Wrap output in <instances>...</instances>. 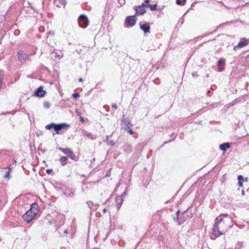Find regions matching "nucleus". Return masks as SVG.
I'll list each match as a JSON object with an SVG mask.
<instances>
[{"mask_svg":"<svg viewBox=\"0 0 249 249\" xmlns=\"http://www.w3.org/2000/svg\"><path fill=\"white\" fill-rule=\"evenodd\" d=\"M223 216L226 217L224 219L220 216L217 217L215 219V223L213 228V234L215 236L224 234L227 231L228 228L232 226V219L228 217L227 214H223Z\"/></svg>","mask_w":249,"mask_h":249,"instance_id":"1","label":"nucleus"},{"mask_svg":"<svg viewBox=\"0 0 249 249\" xmlns=\"http://www.w3.org/2000/svg\"><path fill=\"white\" fill-rule=\"evenodd\" d=\"M149 2V0H145L144 2L142 3L141 5L137 7L136 10L135 15H141L145 13L146 10L145 7L146 6L145 4Z\"/></svg>","mask_w":249,"mask_h":249,"instance_id":"2","label":"nucleus"},{"mask_svg":"<svg viewBox=\"0 0 249 249\" xmlns=\"http://www.w3.org/2000/svg\"><path fill=\"white\" fill-rule=\"evenodd\" d=\"M78 23L81 27L86 28L88 25L89 22L85 15H81L79 18Z\"/></svg>","mask_w":249,"mask_h":249,"instance_id":"3","label":"nucleus"},{"mask_svg":"<svg viewBox=\"0 0 249 249\" xmlns=\"http://www.w3.org/2000/svg\"><path fill=\"white\" fill-rule=\"evenodd\" d=\"M36 215L33 213L32 211H28L23 215L24 220L28 223L31 222Z\"/></svg>","mask_w":249,"mask_h":249,"instance_id":"4","label":"nucleus"},{"mask_svg":"<svg viewBox=\"0 0 249 249\" xmlns=\"http://www.w3.org/2000/svg\"><path fill=\"white\" fill-rule=\"evenodd\" d=\"M29 57V55L23 51H19L18 53V58L21 62H25Z\"/></svg>","mask_w":249,"mask_h":249,"instance_id":"5","label":"nucleus"},{"mask_svg":"<svg viewBox=\"0 0 249 249\" xmlns=\"http://www.w3.org/2000/svg\"><path fill=\"white\" fill-rule=\"evenodd\" d=\"M249 41L246 38H241L237 45L234 47L233 50L235 51L237 48H243L247 45Z\"/></svg>","mask_w":249,"mask_h":249,"instance_id":"6","label":"nucleus"},{"mask_svg":"<svg viewBox=\"0 0 249 249\" xmlns=\"http://www.w3.org/2000/svg\"><path fill=\"white\" fill-rule=\"evenodd\" d=\"M136 20L134 16L127 17L125 19L126 23L129 26L132 27L135 24Z\"/></svg>","mask_w":249,"mask_h":249,"instance_id":"7","label":"nucleus"},{"mask_svg":"<svg viewBox=\"0 0 249 249\" xmlns=\"http://www.w3.org/2000/svg\"><path fill=\"white\" fill-rule=\"evenodd\" d=\"M68 125L66 124H54V129L56 132V134H58V131L64 129L65 127H68Z\"/></svg>","mask_w":249,"mask_h":249,"instance_id":"8","label":"nucleus"},{"mask_svg":"<svg viewBox=\"0 0 249 249\" xmlns=\"http://www.w3.org/2000/svg\"><path fill=\"white\" fill-rule=\"evenodd\" d=\"M29 211L30 212L32 211V212L36 215L39 211V207L38 204L36 203L32 204L31 206V208Z\"/></svg>","mask_w":249,"mask_h":249,"instance_id":"9","label":"nucleus"},{"mask_svg":"<svg viewBox=\"0 0 249 249\" xmlns=\"http://www.w3.org/2000/svg\"><path fill=\"white\" fill-rule=\"evenodd\" d=\"M46 92L43 90L42 86L40 87L36 91L35 95L36 96L42 97L45 94Z\"/></svg>","mask_w":249,"mask_h":249,"instance_id":"10","label":"nucleus"},{"mask_svg":"<svg viewBox=\"0 0 249 249\" xmlns=\"http://www.w3.org/2000/svg\"><path fill=\"white\" fill-rule=\"evenodd\" d=\"M122 122L124 123V129L127 131L128 130H129V129H131L132 126V124L128 121V120H125V119H123L122 120Z\"/></svg>","mask_w":249,"mask_h":249,"instance_id":"11","label":"nucleus"},{"mask_svg":"<svg viewBox=\"0 0 249 249\" xmlns=\"http://www.w3.org/2000/svg\"><path fill=\"white\" fill-rule=\"evenodd\" d=\"M116 202L117 204V209H119L123 203V199L122 198V196H118L116 197Z\"/></svg>","mask_w":249,"mask_h":249,"instance_id":"12","label":"nucleus"},{"mask_svg":"<svg viewBox=\"0 0 249 249\" xmlns=\"http://www.w3.org/2000/svg\"><path fill=\"white\" fill-rule=\"evenodd\" d=\"M141 29L144 31L145 33H150V26L147 24H142L140 26Z\"/></svg>","mask_w":249,"mask_h":249,"instance_id":"13","label":"nucleus"},{"mask_svg":"<svg viewBox=\"0 0 249 249\" xmlns=\"http://www.w3.org/2000/svg\"><path fill=\"white\" fill-rule=\"evenodd\" d=\"M8 170L7 172V173H6V174L5 175V176H4V178L5 179L8 180L10 178V173H11V172L12 171V167L11 166V165H9V166L8 167Z\"/></svg>","mask_w":249,"mask_h":249,"instance_id":"14","label":"nucleus"},{"mask_svg":"<svg viewBox=\"0 0 249 249\" xmlns=\"http://www.w3.org/2000/svg\"><path fill=\"white\" fill-rule=\"evenodd\" d=\"M57 6L59 7H65L67 1L66 0H56Z\"/></svg>","mask_w":249,"mask_h":249,"instance_id":"15","label":"nucleus"},{"mask_svg":"<svg viewBox=\"0 0 249 249\" xmlns=\"http://www.w3.org/2000/svg\"><path fill=\"white\" fill-rule=\"evenodd\" d=\"M230 144L228 142L224 143L219 145V148L221 150L225 151L227 148H230Z\"/></svg>","mask_w":249,"mask_h":249,"instance_id":"16","label":"nucleus"},{"mask_svg":"<svg viewBox=\"0 0 249 249\" xmlns=\"http://www.w3.org/2000/svg\"><path fill=\"white\" fill-rule=\"evenodd\" d=\"M58 149L60 151L63 152L65 154L67 155L71 151V150L69 148H63L59 147V148H58Z\"/></svg>","mask_w":249,"mask_h":249,"instance_id":"17","label":"nucleus"},{"mask_svg":"<svg viewBox=\"0 0 249 249\" xmlns=\"http://www.w3.org/2000/svg\"><path fill=\"white\" fill-rule=\"evenodd\" d=\"M68 157L69 158H70L71 159L73 160H76V156L72 152V151L71 150V151L69 153V154L68 155Z\"/></svg>","mask_w":249,"mask_h":249,"instance_id":"18","label":"nucleus"},{"mask_svg":"<svg viewBox=\"0 0 249 249\" xmlns=\"http://www.w3.org/2000/svg\"><path fill=\"white\" fill-rule=\"evenodd\" d=\"M67 158L66 157H62L61 159V163L62 165H65L67 163Z\"/></svg>","mask_w":249,"mask_h":249,"instance_id":"19","label":"nucleus"},{"mask_svg":"<svg viewBox=\"0 0 249 249\" xmlns=\"http://www.w3.org/2000/svg\"><path fill=\"white\" fill-rule=\"evenodd\" d=\"M50 106H51V105H50V103L49 102L46 101V102H44L43 107L45 108H49L50 107Z\"/></svg>","mask_w":249,"mask_h":249,"instance_id":"20","label":"nucleus"},{"mask_svg":"<svg viewBox=\"0 0 249 249\" xmlns=\"http://www.w3.org/2000/svg\"><path fill=\"white\" fill-rule=\"evenodd\" d=\"M147 6L150 8V9L152 11H154L156 10L157 9V5L155 4L151 5V4H148Z\"/></svg>","mask_w":249,"mask_h":249,"instance_id":"21","label":"nucleus"},{"mask_svg":"<svg viewBox=\"0 0 249 249\" xmlns=\"http://www.w3.org/2000/svg\"><path fill=\"white\" fill-rule=\"evenodd\" d=\"M54 124H48V125H46L45 128H46V129L49 130V129H51L53 127L54 128Z\"/></svg>","mask_w":249,"mask_h":249,"instance_id":"22","label":"nucleus"},{"mask_svg":"<svg viewBox=\"0 0 249 249\" xmlns=\"http://www.w3.org/2000/svg\"><path fill=\"white\" fill-rule=\"evenodd\" d=\"M83 135L84 136H87L88 137H90L91 136V133H89L87 131H84L83 133Z\"/></svg>","mask_w":249,"mask_h":249,"instance_id":"23","label":"nucleus"},{"mask_svg":"<svg viewBox=\"0 0 249 249\" xmlns=\"http://www.w3.org/2000/svg\"><path fill=\"white\" fill-rule=\"evenodd\" d=\"M87 205L89 208H92L93 206V203L91 201H89L87 202Z\"/></svg>","mask_w":249,"mask_h":249,"instance_id":"24","label":"nucleus"},{"mask_svg":"<svg viewBox=\"0 0 249 249\" xmlns=\"http://www.w3.org/2000/svg\"><path fill=\"white\" fill-rule=\"evenodd\" d=\"M72 96L74 98H78V97H80V95L78 93H74V94H72Z\"/></svg>","mask_w":249,"mask_h":249,"instance_id":"25","label":"nucleus"},{"mask_svg":"<svg viewBox=\"0 0 249 249\" xmlns=\"http://www.w3.org/2000/svg\"><path fill=\"white\" fill-rule=\"evenodd\" d=\"M224 63H225V60L223 59H220L218 61V63L219 65L221 64Z\"/></svg>","mask_w":249,"mask_h":249,"instance_id":"26","label":"nucleus"},{"mask_svg":"<svg viewBox=\"0 0 249 249\" xmlns=\"http://www.w3.org/2000/svg\"><path fill=\"white\" fill-rule=\"evenodd\" d=\"M238 179L239 181H241L243 179V178L242 176H241V175L238 176Z\"/></svg>","mask_w":249,"mask_h":249,"instance_id":"27","label":"nucleus"},{"mask_svg":"<svg viewBox=\"0 0 249 249\" xmlns=\"http://www.w3.org/2000/svg\"><path fill=\"white\" fill-rule=\"evenodd\" d=\"M182 1L180 0H176V3L178 5H182Z\"/></svg>","mask_w":249,"mask_h":249,"instance_id":"28","label":"nucleus"},{"mask_svg":"<svg viewBox=\"0 0 249 249\" xmlns=\"http://www.w3.org/2000/svg\"><path fill=\"white\" fill-rule=\"evenodd\" d=\"M129 132V133L130 134V135H132L133 134V130L132 129V128L131 129H129V130H127Z\"/></svg>","mask_w":249,"mask_h":249,"instance_id":"29","label":"nucleus"},{"mask_svg":"<svg viewBox=\"0 0 249 249\" xmlns=\"http://www.w3.org/2000/svg\"><path fill=\"white\" fill-rule=\"evenodd\" d=\"M112 107L113 108H114L115 109H116L117 108V105H116V104H112Z\"/></svg>","mask_w":249,"mask_h":249,"instance_id":"30","label":"nucleus"},{"mask_svg":"<svg viewBox=\"0 0 249 249\" xmlns=\"http://www.w3.org/2000/svg\"><path fill=\"white\" fill-rule=\"evenodd\" d=\"M1 85H2V78H1V76L0 75V89L1 88Z\"/></svg>","mask_w":249,"mask_h":249,"instance_id":"31","label":"nucleus"},{"mask_svg":"<svg viewBox=\"0 0 249 249\" xmlns=\"http://www.w3.org/2000/svg\"><path fill=\"white\" fill-rule=\"evenodd\" d=\"M238 185L240 187H242L243 186V183L241 181H238Z\"/></svg>","mask_w":249,"mask_h":249,"instance_id":"32","label":"nucleus"},{"mask_svg":"<svg viewBox=\"0 0 249 249\" xmlns=\"http://www.w3.org/2000/svg\"><path fill=\"white\" fill-rule=\"evenodd\" d=\"M182 5H184L186 2V0H182Z\"/></svg>","mask_w":249,"mask_h":249,"instance_id":"33","label":"nucleus"},{"mask_svg":"<svg viewBox=\"0 0 249 249\" xmlns=\"http://www.w3.org/2000/svg\"><path fill=\"white\" fill-rule=\"evenodd\" d=\"M80 121L82 122H84V118L82 117H80Z\"/></svg>","mask_w":249,"mask_h":249,"instance_id":"34","label":"nucleus"},{"mask_svg":"<svg viewBox=\"0 0 249 249\" xmlns=\"http://www.w3.org/2000/svg\"><path fill=\"white\" fill-rule=\"evenodd\" d=\"M110 144L111 145H114V142L113 141H110Z\"/></svg>","mask_w":249,"mask_h":249,"instance_id":"35","label":"nucleus"},{"mask_svg":"<svg viewBox=\"0 0 249 249\" xmlns=\"http://www.w3.org/2000/svg\"><path fill=\"white\" fill-rule=\"evenodd\" d=\"M78 81H79V82H82V81H83V79H82V78H79V79H78Z\"/></svg>","mask_w":249,"mask_h":249,"instance_id":"36","label":"nucleus"},{"mask_svg":"<svg viewBox=\"0 0 249 249\" xmlns=\"http://www.w3.org/2000/svg\"><path fill=\"white\" fill-rule=\"evenodd\" d=\"M46 172H47V173H49L51 172V170L50 169H47Z\"/></svg>","mask_w":249,"mask_h":249,"instance_id":"37","label":"nucleus"},{"mask_svg":"<svg viewBox=\"0 0 249 249\" xmlns=\"http://www.w3.org/2000/svg\"><path fill=\"white\" fill-rule=\"evenodd\" d=\"M242 195H243V196H244V195H245V191H244V190H242Z\"/></svg>","mask_w":249,"mask_h":249,"instance_id":"38","label":"nucleus"},{"mask_svg":"<svg viewBox=\"0 0 249 249\" xmlns=\"http://www.w3.org/2000/svg\"><path fill=\"white\" fill-rule=\"evenodd\" d=\"M103 213H106V212H107L106 209H104L103 210Z\"/></svg>","mask_w":249,"mask_h":249,"instance_id":"39","label":"nucleus"},{"mask_svg":"<svg viewBox=\"0 0 249 249\" xmlns=\"http://www.w3.org/2000/svg\"><path fill=\"white\" fill-rule=\"evenodd\" d=\"M68 231H67V230H65V231H64V233H66V234L68 233Z\"/></svg>","mask_w":249,"mask_h":249,"instance_id":"40","label":"nucleus"},{"mask_svg":"<svg viewBox=\"0 0 249 249\" xmlns=\"http://www.w3.org/2000/svg\"><path fill=\"white\" fill-rule=\"evenodd\" d=\"M179 213H180V211H178L177 212V214H178Z\"/></svg>","mask_w":249,"mask_h":249,"instance_id":"41","label":"nucleus"},{"mask_svg":"<svg viewBox=\"0 0 249 249\" xmlns=\"http://www.w3.org/2000/svg\"><path fill=\"white\" fill-rule=\"evenodd\" d=\"M125 194H126V191L125 192H124V195H125Z\"/></svg>","mask_w":249,"mask_h":249,"instance_id":"42","label":"nucleus"},{"mask_svg":"<svg viewBox=\"0 0 249 249\" xmlns=\"http://www.w3.org/2000/svg\"><path fill=\"white\" fill-rule=\"evenodd\" d=\"M222 69H219V71H222Z\"/></svg>","mask_w":249,"mask_h":249,"instance_id":"43","label":"nucleus"}]
</instances>
